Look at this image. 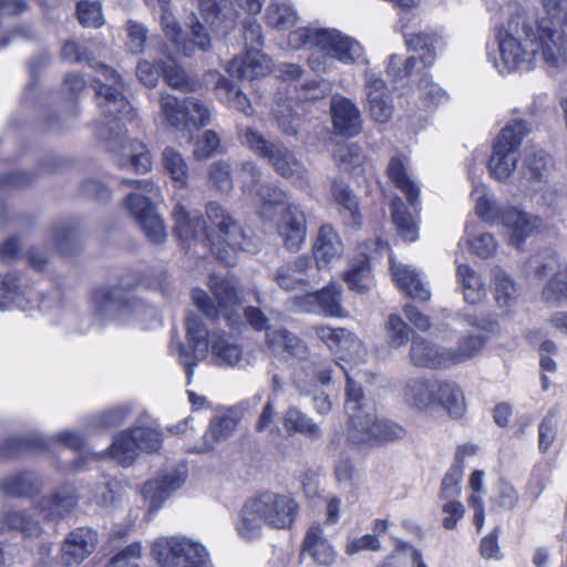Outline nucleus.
Segmentation results:
<instances>
[{"label": "nucleus", "mask_w": 567, "mask_h": 567, "mask_svg": "<svg viewBox=\"0 0 567 567\" xmlns=\"http://www.w3.org/2000/svg\"><path fill=\"white\" fill-rule=\"evenodd\" d=\"M546 17L536 29L517 13L497 33L501 63L493 59L499 73L529 70L537 55L555 69L567 66V0H540Z\"/></svg>", "instance_id": "1"}, {"label": "nucleus", "mask_w": 567, "mask_h": 567, "mask_svg": "<svg viewBox=\"0 0 567 567\" xmlns=\"http://www.w3.org/2000/svg\"><path fill=\"white\" fill-rule=\"evenodd\" d=\"M128 93L123 75L109 68V155L118 168L146 174L152 169V154L143 142L128 137V126L137 120Z\"/></svg>", "instance_id": "2"}, {"label": "nucleus", "mask_w": 567, "mask_h": 567, "mask_svg": "<svg viewBox=\"0 0 567 567\" xmlns=\"http://www.w3.org/2000/svg\"><path fill=\"white\" fill-rule=\"evenodd\" d=\"M206 216L207 220H202L178 204L173 210L175 234L185 241L195 238L199 230L204 231L212 251L227 266L236 264L238 250H254L252 238L218 203L207 204Z\"/></svg>", "instance_id": "3"}, {"label": "nucleus", "mask_w": 567, "mask_h": 567, "mask_svg": "<svg viewBox=\"0 0 567 567\" xmlns=\"http://www.w3.org/2000/svg\"><path fill=\"white\" fill-rule=\"evenodd\" d=\"M299 512V504L289 494L264 492L248 498L239 513L235 528L247 542L261 535L262 524L276 529L290 528Z\"/></svg>", "instance_id": "4"}, {"label": "nucleus", "mask_w": 567, "mask_h": 567, "mask_svg": "<svg viewBox=\"0 0 567 567\" xmlns=\"http://www.w3.org/2000/svg\"><path fill=\"white\" fill-rule=\"evenodd\" d=\"M344 409L349 417V440L357 444H375L402 439L405 430L399 424L379 420L373 404H368L362 388L347 372Z\"/></svg>", "instance_id": "5"}, {"label": "nucleus", "mask_w": 567, "mask_h": 567, "mask_svg": "<svg viewBox=\"0 0 567 567\" xmlns=\"http://www.w3.org/2000/svg\"><path fill=\"white\" fill-rule=\"evenodd\" d=\"M288 43L295 50L317 48L346 64L363 56L361 44L337 29L299 28L289 34Z\"/></svg>", "instance_id": "6"}, {"label": "nucleus", "mask_w": 567, "mask_h": 567, "mask_svg": "<svg viewBox=\"0 0 567 567\" xmlns=\"http://www.w3.org/2000/svg\"><path fill=\"white\" fill-rule=\"evenodd\" d=\"M68 302L66 293L59 287L39 299L30 287L21 284L20 277L16 274H0V310L18 308L29 312L39 308L42 311H51L65 307Z\"/></svg>", "instance_id": "7"}, {"label": "nucleus", "mask_w": 567, "mask_h": 567, "mask_svg": "<svg viewBox=\"0 0 567 567\" xmlns=\"http://www.w3.org/2000/svg\"><path fill=\"white\" fill-rule=\"evenodd\" d=\"M209 284L216 305L202 289L193 290L194 303L207 318L213 320L224 318L229 327H238L241 321V311L235 284L217 275L210 277Z\"/></svg>", "instance_id": "8"}, {"label": "nucleus", "mask_w": 567, "mask_h": 567, "mask_svg": "<svg viewBox=\"0 0 567 567\" xmlns=\"http://www.w3.org/2000/svg\"><path fill=\"white\" fill-rule=\"evenodd\" d=\"M246 144L259 157L267 159L274 171L284 178L302 179L307 174L303 164L296 157L293 151L281 142L266 140L252 127H247L243 134Z\"/></svg>", "instance_id": "9"}, {"label": "nucleus", "mask_w": 567, "mask_h": 567, "mask_svg": "<svg viewBox=\"0 0 567 567\" xmlns=\"http://www.w3.org/2000/svg\"><path fill=\"white\" fill-rule=\"evenodd\" d=\"M476 214L486 223H498L511 230V241L519 247L520 244L540 225V220L516 207L501 208L497 203L487 195H482L476 200Z\"/></svg>", "instance_id": "10"}, {"label": "nucleus", "mask_w": 567, "mask_h": 567, "mask_svg": "<svg viewBox=\"0 0 567 567\" xmlns=\"http://www.w3.org/2000/svg\"><path fill=\"white\" fill-rule=\"evenodd\" d=\"M152 555L161 567H213L207 549L186 538L159 537Z\"/></svg>", "instance_id": "11"}, {"label": "nucleus", "mask_w": 567, "mask_h": 567, "mask_svg": "<svg viewBox=\"0 0 567 567\" xmlns=\"http://www.w3.org/2000/svg\"><path fill=\"white\" fill-rule=\"evenodd\" d=\"M528 132L524 121H513L501 131L488 161L489 173L495 179L505 181L516 169L519 146Z\"/></svg>", "instance_id": "12"}, {"label": "nucleus", "mask_w": 567, "mask_h": 567, "mask_svg": "<svg viewBox=\"0 0 567 567\" xmlns=\"http://www.w3.org/2000/svg\"><path fill=\"white\" fill-rule=\"evenodd\" d=\"M434 42L432 37L424 33L406 38V47L413 54L406 60L398 54H392L386 66L388 75L393 81H400L431 66L436 58Z\"/></svg>", "instance_id": "13"}, {"label": "nucleus", "mask_w": 567, "mask_h": 567, "mask_svg": "<svg viewBox=\"0 0 567 567\" xmlns=\"http://www.w3.org/2000/svg\"><path fill=\"white\" fill-rule=\"evenodd\" d=\"M186 332L188 339V346L183 342L172 344V350L176 349L177 359L184 367L187 374L188 383L194 374V370L197 367L198 361L206 359L208 339L210 332L203 323V321L195 315H189L186 318Z\"/></svg>", "instance_id": "14"}, {"label": "nucleus", "mask_w": 567, "mask_h": 567, "mask_svg": "<svg viewBox=\"0 0 567 567\" xmlns=\"http://www.w3.org/2000/svg\"><path fill=\"white\" fill-rule=\"evenodd\" d=\"M125 206L152 244L161 245L165 241L166 227L148 197L131 193L125 199Z\"/></svg>", "instance_id": "15"}, {"label": "nucleus", "mask_w": 567, "mask_h": 567, "mask_svg": "<svg viewBox=\"0 0 567 567\" xmlns=\"http://www.w3.org/2000/svg\"><path fill=\"white\" fill-rule=\"evenodd\" d=\"M364 79V92L371 118L377 123H388L393 116L394 107L385 81L373 72H367Z\"/></svg>", "instance_id": "16"}, {"label": "nucleus", "mask_w": 567, "mask_h": 567, "mask_svg": "<svg viewBox=\"0 0 567 567\" xmlns=\"http://www.w3.org/2000/svg\"><path fill=\"white\" fill-rule=\"evenodd\" d=\"M332 126L336 134L354 137L362 132L361 113L350 99L333 96L330 103Z\"/></svg>", "instance_id": "17"}, {"label": "nucleus", "mask_w": 567, "mask_h": 567, "mask_svg": "<svg viewBox=\"0 0 567 567\" xmlns=\"http://www.w3.org/2000/svg\"><path fill=\"white\" fill-rule=\"evenodd\" d=\"M206 358L217 367H235L243 359V348L230 333L213 330L208 339Z\"/></svg>", "instance_id": "18"}, {"label": "nucleus", "mask_w": 567, "mask_h": 567, "mask_svg": "<svg viewBox=\"0 0 567 567\" xmlns=\"http://www.w3.org/2000/svg\"><path fill=\"white\" fill-rule=\"evenodd\" d=\"M79 497L75 488L64 485L53 494L43 496L38 502V511L47 522L58 523L65 519L76 507Z\"/></svg>", "instance_id": "19"}, {"label": "nucleus", "mask_w": 567, "mask_h": 567, "mask_svg": "<svg viewBox=\"0 0 567 567\" xmlns=\"http://www.w3.org/2000/svg\"><path fill=\"white\" fill-rule=\"evenodd\" d=\"M186 481V472L174 470L161 478L147 481L142 487V496L148 503V511L155 513L165 499Z\"/></svg>", "instance_id": "20"}, {"label": "nucleus", "mask_w": 567, "mask_h": 567, "mask_svg": "<svg viewBox=\"0 0 567 567\" xmlns=\"http://www.w3.org/2000/svg\"><path fill=\"white\" fill-rule=\"evenodd\" d=\"M307 558L322 567H330L336 561L337 551L324 537L319 524H312L303 538L300 561L302 563Z\"/></svg>", "instance_id": "21"}, {"label": "nucleus", "mask_w": 567, "mask_h": 567, "mask_svg": "<svg viewBox=\"0 0 567 567\" xmlns=\"http://www.w3.org/2000/svg\"><path fill=\"white\" fill-rule=\"evenodd\" d=\"M311 330L330 349L348 352L353 360H363L367 355V350L361 340L347 329L316 326Z\"/></svg>", "instance_id": "22"}, {"label": "nucleus", "mask_w": 567, "mask_h": 567, "mask_svg": "<svg viewBox=\"0 0 567 567\" xmlns=\"http://www.w3.org/2000/svg\"><path fill=\"white\" fill-rule=\"evenodd\" d=\"M278 233L287 249L297 251L306 239V215L299 205L289 204L281 215Z\"/></svg>", "instance_id": "23"}, {"label": "nucleus", "mask_w": 567, "mask_h": 567, "mask_svg": "<svg viewBox=\"0 0 567 567\" xmlns=\"http://www.w3.org/2000/svg\"><path fill=\"white\" fill-rule=\"evenodd\" d=\"M97 544L93 529L78 528L71 532L62 545L61 559L65 566L78 565L90 556Z\"/></svg>", "instance_id": "24"}, {"label": "nucleus", "mask_w": 567, "mask_h": 567, "mask_svg": "<svg viewBox=\"0 0 567 567\" xmlns=\"http://www.w3.org/2000/svg\"><path fill=\"white\" fill-rule=\"evenodd\" d=\"M409 358L414 367L424 369H440L451 364L447 349L442 350L420 336L412 337Z\"/></svg>", "instance_id": "25"}, {"label": "nucleus", "mask_w": 567, "mask_h": 567, "mask_svg": "<svg viewBox=\"0 0 567 567\" xmlns=\"http://www.w3.org/2000/svg\"><path fill=\"white\" fill-rule=\"evenodd\" d=\"M271 59L260 50H246L244 58H234L227 64V72L240 80H254L268 74L271 70Z\"/></svg>", "instance_id": "26"}, {"label": "nucleus", "mask_w": 567, "mask_h": 567, "mask_svg": "<svg viewBox=\"0 0 567 567\" xmlns=\"http://www.w3.org/2000/svg\"><path fill=\"white\" fill-rule=\"evenodd\" d=\"M205 21L216 31L227 34L235 28L238 12L230 0H199Z\"/></svg>", "instance_id": "27"}, {"label": "nucleus", "mask_w": 567, "mask_h": 567, "mask_svg": "<svg viewBox=\"0 0 567 567\" xmlns=\"http://www.w3.org/2000/svg\"><path fill=\"white\" fill-rule=\"evenodd\" d=\"M312 252L319 269L330 267L342 256L343 245L332 226L320 227Z\"/></svg>", "instance_id": "28"}, {"label": "nucleus", "mask_w": 567, "mask_h": 567, "mask_svg": "<svg viewBox=\"0 0 567 567\" xmlns=\"http://www.w3.org/2000/svg\"><path fill=\"white\" fill-rule=\"evenodd\" d=\"M43 486L42 478L34 472L22 471L4 477L0 488L9 497L28 498L38 495Z\"/></svg>", "instance_id": "29"}, {"label": "nucleus", "mask_w": 567, "mask_h": 567, "mask_svg": "<svg viewBox=\"0 0 567 567\" xmlns=\"http://www.w3.org/2000/svg\"><path fill=\"white\" fill-rule=\"evenodd\" d=\"M18 532L25 538H37L43 533L41 523L28 511L0 513V533Z\"/></svg>", "instance_id": "30"}, {"label": "nucleus", "mask_w": 567, "mask_h": 567, "mask_svg": "<svg viewBox=\"0 0 567 567\" xmlns=\"http://www.w3.org/2000/svg\"><path fill=\"white\" fill-rule=\"evenodd\" d=\"M266 342L275 353H286L299 360H305L309 355L306 342L284 328L268 331Z\"/></svg>", "instance_id": "31"}, {"label": "nucleus", "mask_w": 567, "mask_h": 567, "mask_svg": "<svg viewBox=\"0 0 567 567\" xmlns=\"http://www.w3.org/2000/svg\"><path fill=\"white\" fill-rule=\"evenodd\" d=\"M437 381L422 378L408 380L404 389L405 402L421 411L435 406Z\"/></svg>", "instance_id": "32"}, {"label": "nucleus", "mask_w": 567, "mask_h": 567, "mask_svg": "<svg viewBox=\"0 0 567 567\" xmlns=\"http://www.w3.org/2000/svg\"><path fill=\"white\" fill-rule=\"evenodd\" d=\"M392 276L401 290L413 299L427 301L430 299V291L420 278V274L405 265H391Z\"/></svg>", "instance_id": "33"}, {"label": "nucleus", "mask_w": 567, "mask_h": 567, "mask_svg": "<svg viewBox=\"0 0 567 567\" xmlns=\"http://www.w3.org/2000/svg\"><path fill=\"white\" fill-rule=\"evenodd\" d=\"M435 405L443 408L452 417H462L466 410L463 391L455 382L437 381Z\"/></svg>", "instance_id": "34"}, {"label": "nucleus", "mask_w": 567, "mask_h": 567, "mask_svg": "<svg viewBox=\"0 0 567 567\" xmlns=\"http://www.w3.org/2000/svg\"><path fill=\"white\" fill-rule=\"evenodd\" d=\"M140 453L134 435V427L117 433L109 446V457L116 461L121 466H131Z\"/></svg>", "instance_id": "35"}, {"label": "nucleus", "mask_w": 567, "mask_h": 567, "mask_svg": "<svg viewBox=\"0 0 567 567\" xmlns=\"http://www.w3.org/2000/svg\"><path fill=\"white\" fill-rule=\"evenodd\" d=\"M284 426L288 432L299 433L309 440L322 437L321 427L297 406H289L284 414Z\"/></svg>", "instance_id": "36"}, {"label": "nucleus", "mask_w": 567, "mask_h": 567, "mask_svg": "<svg viewBox=\"0 0 567 567\" xmlns=\"http://www.w3.org/2000/svg\"><path fill=\"white\" fill-rule=\"evenodd\" d=\"M551 167L550 157L543 151L527 155L523 164L524 175L535 188L548 182Z\"/></svg>", "instance_id": "37"}, {"label": "nucleus", "mask_w": 567, "mask_h": 567, "mask_svg": "<svg viewBox=\"0 0 567 567\" xmlns=\"http://www.w3.org/2000/svg\"><path fill=\"white\" fill-rule=\"evenodd\" d=\"M456 276L462 285L464 299L467 303H478L486 295L481 276L468 265L457 266Z\"/></svg>", "instance_id": "38"}, {"label": "nucleus", "mask_w": 567, "mask_h": 567, "mask_svg": "<svg viewBox=\"0 0 567 567\" xmlns=\"http://www.w3.org/2000/svg\"><path fill=\"white\" fill-rule=\"evenodd\" d=\"M389 178L400 188L411 206H415L419 200V188L409 178L404 161L401 156H393L388 165Z\"/></svg>", "instance_id": "39"}, {"label": "nucleus", "mask_w": 567, "mask_h": 567, "mask_svg": "<svg viewBox=\"0 0 567 567\" xmlns=\"http://www.w3.org/2000/svg\"><path fill=\"white\" fill-rule=\"evenodd\" d=\"M216 91L223 103L238 110L246 116L252 115L254 111L249 100L239 89L236 87L231 80L225 76H219L216 83Z\"/></svg>", "instance_id": "40"}, {"label": "nucleus", "mask_w": 567, "mask_h": 567, "mask_svg": "<svg viewBox=\"0 0 567 567\" xmlns=\"http://www.w3.org/2000/svg\"><path fill=\"white\" fill-rule=\"evenodd\" d=\"M237 423V419L227 413L214 416L204 436L205 446L202 451H209L215 443L228 439L235 431Z\"/></svg>", "instance_id": "41"}, {"label": "nucleus", "mask_w": 567, "mask_h": 567, "mask_svg": "<svg viewBox=\"0 0 567 567\" xmlns=\"http://www.w3.org/2000/svg\"><path fill=\"white\" fill-rule=\"evenodd\" d=\"M162 163L172 181L183 188L188 182V165L183 155L173 147H165L162 153Z\"/></svg>", "instance_id": "42"}, {"label": "nucleus", "mask_w": 567, "mask_h": 567, "mask_svg": "<svg viewBox=\"0 0 567 567\" xmlns=\"http://www.w3.org/2000/svg\"><path fill=\"white\" fill-rule=\"evenodd\" d=\"M161 70L166 83L174 90L193 92L198 86L197 80L189 76L186 71L172 59L162 61Z\"/></svg>", "instance_id": "43"}, {"label": "nucleus", "mask_w": 567, "mask_h": 567, "mask_svg": "<svg viewBox=\"0 0 567 567\" xmlns=\"http://www.w3.org/2000/svg\"><path fill=\"white\" fill-rule=\"evenodd\" d=\"M392 220L403 240L414 241L417 239L419 233L414 218L400 198L392 202Z\"/></svg>", "instance_id": "44"}, {"label": "nucleus", "mask_w": 567, "mask_h": 567, "mask_svg": "<svg viewBox=\"0 0 567 567\" xmlns=\"http://www.w3.org/2000/svg\"><path fill=\"white\" fill-rule=\"evenodd\" d=\"M495 300L501 307H509L517 299V288L514 280L499 267L492 270Z\"/></svg>", "instance_id": "45"}, {"label": "nucleus", "mask_w": 567, "mask_h": 567, "mask_svg": "<svg viewBox=\"0 0 567 567\" xmlns=\"http://www.w3.org/2000/svg\"><path fill=\"white\" fill-rule=\"evenodd\" d=\"M260 202V214L262 218H271L270 209L280 206L288 199L287 194L272 183H262L252 194Z\"/></svg>", "instance_id": "46"}, {"label": "nucleus", "mask_w": 567, "mask_h": 567, "mask_svg": "<svg viewBox=\"0 0 567 567\" xmlns=\"http://www.w3.org/2000/svg\"><path fill=\"white\" fill-rule=\"evenodd\" d=\"M344 281L349 288L359 293H364L369 288L370 265L365 255L360 256L350 264L349 269L344 272Z\"/></svg>", "instance_id": "47"}, {"label": "nucleus", "mask_w": 567, "mask_h": 567, "mask_svg": "<svg viewBox=\"0 0 567 567\" xmlns=\"http://www.w3.org/2000/svg\"><path fill=\"white\" fill-rule=\"evenodd\" d=\"M161 110L172 126L179 131L188 130L186 99L179 101L171 94L163 95L161 99Z\"/></svg>", "instance_id": "48"}, {"label": "nucleus", "mask_w": 567, "mask_h": 567, "mask_svg": "<svg viewBox=\"0 0 567 567\" xmlns=\"http://www.w3.org/2000/svg\"><path fill=\"white\" fill-rule=\"evenodd\" d=\"M331 194L336 203L349 212L353 225H361V215L359 213V204L355 195L349 186L342 181L334 179L331 183Z\"/></svg>", "instance_id": "49"}, {"label": "nucleus", "mask_w": 567, "mask_h": 567, "mask_svg": "<svg viewBox=\"0 0 567 567\" xmlns=\"http://www.w3.org/2000/svg\"><path fill=\"white\" fill-rule=\"evenodd\" d=\"M484 344L485 338L481 333L463 337L454 350L447 349L450 363L456 364L472 359L483 349Z\"/></svg>", "instance_id": "50"}, {"label": "nucleus", "mask_w": 567, "mask_h": 567, "mask_svg": "<svg viewBox=\"0 0 567 567\" xmlns=\"http://www.w3.org/2000/svg\"><path fill=\"white\" fill-rule=\"evenodd\" d=\"M266 21L274 29L287 30L297 22V13L287 3H270L266 11Z\"/></svg>", "instance_id": "51"}, {"label": "nucleus", "mask_w": 567, "mask_h": 567, "mask_svg": "<svg viewBox=\"0 0 567 567\" xmlns=\"http://www.w3.org/2000/svg\"><path fill=\"white\" fill-rule=\"evenodd\" d=\"M319 312L326 316H341V287L339 284H330L317 291Z\"/></svg>", "instance_id": "52"}, {"label": "nucleus", "mask_w": 567, "mask_h": 567, "mask_svg": "<svg viewBox=\"0 0 567 567\" xmlns=\"http://www.w3.org/2000/svg\"><path fill=\"white\" fill-rule=\"evenodd\" d=\"M50 240L62 255H70L75 249L78 234L69 224H60L52 227Z\"/></svg>", "instance_id": "53"}, {"label": "nucleus", "mask_w": 567, "mask_h": 567, "mask_svg": "<svg viewBox=\"0 0 567 567\" xmlns=\"http://www.w3.org/2000/svg\"><path fill=\"white\" fill-rule=\"evenodd\" d=\"M162 10L163 14L161 20L165 35L174 43L178 51L186 56H190L193 54V47L183 38L179 27L168 13V7L162 8Z\"/></svg>", "instance_id": "54"}, {"label": "nucleus", "mask_w": 567, "mask_h": 567, "mask_svg": "<svg viewBox=\"0 0 567 567\" xmlns=\"http://www.w3.org/2000/svg\"><path fill=\"white\" fill-rule=\"evenodd\" d=\"M134 435L140 451L154 453L159 451L163 443V434L156 427L135 425Z\"/></svg>", "instance_id": "55"}, {"label": "nucleus", "mask_w": 567, "mask_h": 567, "mask_svg": "<svg viewBox=\"0 0 567 567\" xmlns=\"http://www.w3.org/2000/svg\"><path fill=\"white\" fill-rule=\"evenodd\" d=\"M274 116L280 132L287 136H295L298 133L300 118L293 112L289 103L277 104Z\"/></svg>", "instance_id": "56"}, {"label": "nucleus", "mask_w": 567, "mask_h": 567, "mask_svg": "<svg viewBox=\"0 0 567 567\" xmlns=\"http://www.w3.org/2000/svg\"><path fill=\"white\" fill-rule=\"evenodd\" d=\"M543 298L553 302L567 299V265L557 270L546 282L543 289Z\"/></svg>", "instance_id": "57"}, {"label": "nucleus", "mask_w": 567, "mask_h": 567, "mask_svg": "<svg viewBox=\"0 0 567 567\" xmlns=\"http://www.w3.org/2000/svg\"><path fill=\"white\" fill-rule=\"evenodd\" d=\"M386 337L390 347L400 348L410 339V328L398 315H390L385 324Z\"/></svg>", "instance_id": "58"}, {"label": "nucleus", "mask_w": 567, "mask_h": 567, "mask_svg": "<svg viewBox=\"0 0 567 567\" xmlns=\"http://www.w3.org/2000/svg\"><path fill=\"white\" fill-rule=\"evenodd\" d=\"M79 21L84 27L99 28L103 25V9L101 2L80 1L76 6Z\"/></svg>", "instance_id": "59"}, {"label": "nucleus", "mask_w": 567, "mask_h": 567, "mask_svg": "<svg viewBox=\"0 0 567 567\" xmlns=\"http://www.w3.org/2000/svg\"><path fill=\"white\" fill-rule=\"evenodd\" d=\"M209 182L220 192L227 193L233 188L231 166L226 161L214 162L209 167Z\"/></svg>", "instance_id": "60"}, {"label": "nucleus", "mask_w": 567, "mask_h": 567, "mask_svg": "<svg viewBox=\"0 0 567 567\" xmlns=\"http://www.w3.org/2000/svg\"><path fill=\"white\" fill-rule=\"evenodd\" d=\"M187 126L188 128H197L206 126L210 122L209 107L199 100L194 97L186 99Z\"/></svg>", "instance_id": "61"}, {"label": "nucleus", "mask_w": 567, "mask_h": 567, "mask_svg": "<svg viewBox=\"0 0 567 567\" xmlns=\"http://www.w3.org/2000/svg\"><path fill=\"white\" fill-rule=\"evenodd\" d=\"M238 177L241 183V189L248 195H252L261 184V171L252 161H244L240 163Z\"/></svg>", "instance_id": "62"}, {"label": "nucleus", "mask_w": 567, "mask_h": 567, "mask_svg": "<svg viewBox=\"0 0 567 567\" xmlns=\"http://www.w3.org/2000/svg\"><path fill=\"white\" fill-rule=\"evenodd\" d=\"M464 465L455 464L451 466L447 473L444 475L442 484H441V498L443 499H454L460 494V482L463 477Z\"/></svg>", "instance_id": "63"}, {"label": "nucleus", "mask_w": 567, "mask_h": 567, "mask_svg": "<svg viewBox=\"0 0 567 567\" xmlns=\"http://www.w3.org/2000/svg\"><path fill=\"white\" fill-rule=\"evenodd\" d=\"M558 409H550L538 426V446L542 452H546L556 437V417Z\"/></svg>", "instance_id": "64"}]
</instances>
